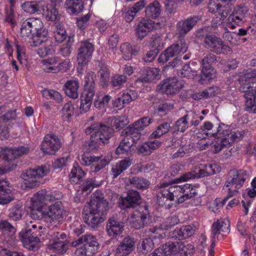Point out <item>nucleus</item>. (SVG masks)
<instances>
[{
	"label": "nucleus",
	"mask_w": 256,
	"mask_h": 256,
	"mask_svg": "<svg viewBox=\"0 0 256 256\" xmlns=\"http://www.w3.org/2000/svg\"><path fill=\"white\" fill-rule=\"evenodd\" d=\"M230 230V224L228 218L219 219L214 222L211 228L212 240L221 239Z\"/></svg>",
	"instance_id": "f3484780"
},
{
	"label": "nucleus",
	"mask_w": 256,
	"mask_h": 256,
	"mask_svg": "<svg viewBox=\"0 0 256 256\" xmlns=\"http://www.w3.org/2000/svg\"><path fill=\"white\" fill-rule=\"evenodd\" d=\"M28 228L29 229L24 233L20 232L19 235L24 246L32 250L38 246L40 241V238L42 236L46 230L40 224H32Z\"/></svg>",
	"instance_id": "0eeeda50"
},
{
	"label": "nucleus",
	"mask_w": 256,
	"mask_h": 256,
	"mask_svg": "<svg viewBox=\"0 0 256 256\" xmlns=\"http://www.w3.org/2000/svg\"><path fill=\"white\" fill-rule=\"evenodd\" d=\"M94 94L95 88L84 87L81 96L80 109L82 112H86L89 110L92 104Z\"/></svg>",
	"instance_id": "393cba45"
},
{
	"label": "nucleus",
	"mask_w": 256,
	"mask_h": 256,
	"mask_svg": "<svg viewBox=\"0 0 256 256\" xmlns=\"http://www.w3.org/2000/svg\"><path fill=\"white\" fill-rule=\"evenodd\" d=\"M220 90L218 86H212L204 90V91L194 94L192 98L195 100L208 98L220 92Z\"/></svg>",
	"instance_id": "a19ab883"
},
{
	"label": "nucleus",
	"mask_w": 256,
	"mask_h": 256,
	"mask_svg": "<svg viewBox=\"0 0 256 256\" xmlns=\"http://www.w3.org/2000/svg\"><path fill=\"white\" fill-rule=\"evenodd\" d=\"M80 160L82 165L90 166V172H99L109 163V160L102 155L95 156L87 154H84Z\"/></svg>",
	"instance_id": "f8f14e48"
},
{
	"label": "nucleus",
	"mask_w": 256,
	"mask_h": 256,
	"mask_svg": "<svg viewBox=\"0 0 256 256\" xmlns=\"http://www.w3.org/2000/svg\"><path fill=\"white\" fill-rule=\"evenodd\" d=\"M140 198L139 193L136 190H130L126 196H121L119 199V206L122 208L134 207L138 204Z\"/></svg>",
	"instance_id": "b1692460"
},
{
	"label": "nucleus",
	"mask_w": 256,
	"mask_h": 256,
	"mask_svg": "<svg viewBox=\"0 0 256 256\" xmlns=\"http://www.w3.org/2000/svg\"><path fill=\"white\" fill-rule=\"evenodd\" d=\"M42 2V0L26 2L21 4V8L24 12L33 14L40 10Z\"/></svg>",
	"instance_id": "58836bf2"
},
{
	"label": "nucleus",
	"mask_w": 256,
	"mask_h": 256,
	"mask_svg": "<svg viewBox=\"0 0 256 256\" xmlns=\"http://www.w3.org/2000/svg\"><path fill=\"white\" fill-rule=\"evenodd\" d=\"M64 7L68 13L76 14L82 10L83 4L81 0H66Z\"/></svg>",
	"instance_id": "72a5a7b5"
},
{
	"label": "nucleus",
	"mask_w": 256,
	"mask_h": 256,
	"mask_svg": "<svg viewBox=\"0 0 256 256\" xmlns=\"http://www.w3.org/2000/svg\"><path fill=\"white\" fill-rule=\"evenodd\" d=\"M256 77V70H248L244 72V74L241 76L240 80V88L247 86L250 85L252 88L254 86H252V84L254 85L255 83L253 82V78Z\"/></svg>",
	"instance_id": "4c0bfd02"
},
{
	"label": "nucleus",
	"mask_w": 256,
	"mask_h": 256,
	"mask_svg": "<svg viewBox=\"0 0 256 256\" xmlns=\"http://www.w3.org/2000/svg\"><path fill=\"white\" fill-rule=\"evenodd\" d=\"M120 96L122 99V103L126 104L136 100L138 97V94L134 90H125L122 92V94Z\"/></svg>",
	"instance_id": "bf43d9fd"
},
{
	"label": "nucleus",
	"mask_w": 256,
	"mask_h": 256,
	"mask_svg": "<svg viewBox=\"0 0 256 256\" xmlns=\"http://www.w3.org/2000/svg\"><path fill=\"white\" fill-rule=\"evenodd\" d=\"M108 208V202L100 192L93 194L92 199L85 206L82 212L84 222L90 226L94 228L106 218Z\"/></svg>",
	"instance_id": "f257e3e1"
},
{
	"label": "nucleus",
	"mask_w": 256,
	"mask_h": 256,
	"mask_svg": "<svg viewBox=\"0 0 256 256\" xmlns=\"http://www.w3.org/2000/svg\"><path fill=\"white\" fill-rule=\"evenodd\" d=\"M205 43L210 50L216 54H227L231 52L230 46L224 44V42L216 36H207L204 40Z\"/></svg>",
	"instance_id": "6ab92c4d"
},
{
	"label": "nucleus",
	"mask_w": 256,
	"mask_h": 256,
	"mask_svg": "<svg viewBox=\"0 0 256 256\" xmlns=\"http://www.w3.org/2000/svg\"><path fill=\"white\" fill-rule=\"evenodd\" d=\"M57 3L47 4L42 8V16L48 21H56L60 18L58 9L56 6Z\"/></svg>",
	"instance_id": "bb28decb"
},
{
	"label": "nucleus",
	"mask_w": 256,
	"mask_h": 256,
	"mask_svg": "<svg viewBox=\"0 0 256 256\" xmlns=\"http://www.w3.org/2000/svg\"><path fill=\"white\" fill-rule=\"evenodd\" d=\"M213 128V124L212 122H206L204 123L203 126L201 128L200 130L203 133L202 134L204 136H202V138H205L206 136H214L217 137L218 138V130L216 132H211L210 130H212ZM198 137L200 138V136H198Z\"/></svg>",
	"instance_id": "603ef678"
},
{
	"label": "nucleus",
	"mask_w": 256,
	"mask_h": 256,
	"mask_svg": "<svg viewBox=\"0 0 256 256\" xmlns=\"http://www.w3.org/2000/svg\"><path fill=\"white\" fill-rule=\"evenodd\" d=\"M136 241L130 236L125 237L114 251V256H128L134 249Z\"/></svg>",
	"instance_id": "412c9836"
},
{
	"label": "nucleus",
	"mask_w": 256,
	"mask_h": 256,
	"mask_svg": "<svg viewBox=\"0 0 256 256\" xmlns=\"http://www.w3.org/2000/svg\"><path fill=\"white\" fill-rule=\"evenodd\" d=\"M132 142L124 138L120 142L118 146L116 149V154H124L128 152L132 145Z\"/></svg>",
	"instance_id": "864d4df0"
},
{
	"label": "nucleus",
	"mask_w": 256,
	"mask_h": 256,
	"mask_svg": "<svg viewBox=\"0 0 256 256\" xmlns=\"http://www.w3.org/2000/svg\"><path fill=\"white\" fill-rule=\"evenodd\" d=\"M170 128L169 124L165 122L160 124L157 128L150 134L151 138H158L167 133Z\"/></svg>",
	"instance_id": "5fc2aeb1"
},
{
	"label": "nucleus",
	"mask_w": 256,
	"mask_h": 256,
	"mask_svg": "<svg viewBox=\"0 0 256 256\" xmlns=\"http://www.w3.org/2000/svg\"><path fill=\"white\" fill-rule=\"evenodd\" d=\"M85 173L81 168L78 165L77 163H74L73 164V168L71 170L70 174V178L72 181H74L73 178H77L79 180L84 175Z\"/></svg>",
	"instance_id": "e2e57ef3"
},
{
	"label": "nucleus",
	"mask_w": 256,
	"mask_h": 256,
	"mask_svg": "<svg viewBox=\"0 0 256 256\" xmlns=\"http://www.w3.org/2000/svg\"><path fill=\"white\" fill-rule=\"evenodd\" d=\"M140 130L132 124L126 128L122 132V135L124 136L126 138L132 142V143L138 140L140 137Z\"/></svg>",
	"instance_id": "2f4dec72"
},
{
	"label": "nucleus",
	"mask_w": 256,
	"mask_h": 256,
	"mask_svg": "<svg viewBox=\"0 0 256 256\" xmlns=\"http://www.w3.org/2000/svg\"><path fill=\"white\" fill-rule=\"evenodd\" d=\"M124 224L116 220L110 218L106 224V231L110 236H116L120 234L124 230Z\"/></svg>",
	"instance_id": "c756f323"
},
{
	"label": "nucleus",
	"mask_w": 256,
	"mask_h": 256,
	"mask_svg": "<svg viewBox=\"0 0 256 256\" xmlns=\"http://www.w3.org/2000/svg\"><path fill=\"white\" fill-rule=\"evenodd\" d=\"M102 182H96L94 180H86L82 188V192H86V194L88 192H90L94 187H98L101 186Z\"/></svg>",
	"instance_id": "69168bd1"
},
{
	"label": "nucleus",
	"mask_w": 256,
	"mask_h": 256,
	"mask_svg": "<svg viewBox=\"0 0 256 256\" xmlns=\"http://www.w3.org/2000/svg\"><path fill=\"white\" fill-rule=\"evenodd\" d=\"M28 26L34 32L31 38L30 44L32 46L37 47L47 41L48 31L44 27L42 20L38 18H31L25 20Z\"/></svg>",
	"instance_id": "6e6552de"
},
{
	"label": "nucleus",
	"mask_w": 256,
	"mask_h": 256,
	"mask_svg": "<svg viewBox=\"0 0 256 256\" xmlns=\"http://www.w3.org/2000/svg\"><path fill=\"white\" fill-rule=\"evenodd\" d=\"M188 50L186 42L180 40L176 44H174L163 52L158 58L160 62L164 63L168 61L170 58L176 55H181L185 53Z\"/></svg>",
	"instance_id": "ddd939ff"
},
{
	"label": "nucleus",
	"mask_w": 256,
	"mask_h": 256,
	"mask_svg": "<svg viewBox=\"0 0 256 256\" xmlns=\"http://www.w3.org/2000/svg\"><path fill=\"white\" fill-rule=\"evenodd\" d=\"M74 113V107L70 102L66 103L62 110V118L64 121H68Z\"/></svg>",
	"instance_id": "6e6d98bb"
},
{
	"label": "nucleus",
	"mask_w": 256,
	"mask_h": 256,
	"mask_svg": "<svg viewBox=\"0 0 256 256\" xmlns=\"http://www.w3.org/2000/svg\"><path fill=\"white\" fill-rule=\"evenodd\" d=\"M54 36L56 42H62L66 38L65 28L59 23H55Z\"/></svg>",
	"instance_id": "09e8293b"
},
{
	"label": "nucleus",
	"mask_w": 256,
	"mask_h": 256,
	"mask_svg": "<svg viewBox=\"0 0 256 256\" xmlns=\"http://www.w3.org/2000/svg\"><path fill=\"white\" fill-rule=\"evenodd\" d=\"M132 164L129 158L124 159L112 166V174L114 178H116L122 172L126 170Z\"/></svg>",
	"instance_id": "473e14b6"
},
{
	"label": "nucleus",
	"mask_w": 256,
	"mask_h": 256,
	"mask_svg": "<svg viewBox=\"0 0 256 256\" xmlns=\"http://www.w3.org/2000/svg\"><path fill=\"white\" fill-rule=\"evenodd\" d=\"M256 196V190L252 188H247L246 194H243L244 200H242V202L245 214H248L249 206L253 201V198Z\"/></svg>",
	"instance_id": "ea45409f"
},
{
	"label": "nucleus",
	"mask_w": 256,
	"mask_h": 256,
	"mask_svg": "<svg viewBox=\"0 0 256 256\" xmlns=\"http://www.w3.org/2000/svg\"><path fill=\"white\" fill-rule=\"evenodd\" d=\"M174 254H176V242L163 244L150 253L148 256H171Z\"/></svg>",
	"instance_id": "cd10ccee"
},
{
	"label": "nucleus",
	"mask_w": 256,
	"mask_h": 256,
	"mask_svg": "<svg viewBox=\"0 0 256 256\" xmlns=\"http://www.w3.org/2000/svg\"><path fill=\"white\" fill-rule=\"evenodd\" d=\"M154 28V23L152 20L143 19L138 24L136 30V36L143 38Z\"/></svg>",
	"instance_id": "c85d7f7f"
},
{
	"label": "nucleus",
	"mask_w": 256,
	"mask_h": 256,
	"mask_svg": "<svg viewBox=\"0 0 256 256\" xmlns=\"http://www.w3.org/2000/svg\"><path fill=\"white\" fill-rule=\"evenodd\" d=\"M157 202L160 206L169 208L172 202L180 203V199L183 194L182 185H175L169 182H162L158 186Z\"/></svg>",
	"instance_id": "f03ea898"
},
{
	"label": "nucleus",
	"mask_w": 256,
	"mask_h": 256,
	"mask_svg": "<svg viewBox=\"0 0 256 256\" xmlns=\"http://www.w3.org/2000/svg\"><path fill=\"white\" fill-rule=\"evenodd\" d=\"M149 218V212L146 206H140L138 210H134L128 220L131 225L136 229L143 228Z\"/></svg>",
	"instance_id": "4468645a"
},
{
	"label": "nucleus",
	"mask_w": 256,
	"mask_h": 256,
	"mask_svg": "<svg viewBox=\"0 0 256 256\" xmlns=\"http://www.w3.org/2000/svg\"><path fill=\"white\" fill-rule=\"evenodd\" d=\"M182 197L180 199V202H183L185 200L190 199L197 194V190L196 187L192 184H186L182 185Z\"/></svg>",
	"instance_id": "a18cd8bd"
},
{
	"label": "nucleus",
	"mask_w": 256,
	"mask_h": 256,
	"mask_svg": "<svg viewBox=\"0 0 256 256\" xmlns=\"http://www.w3.org/2000/svg\"><path fill=\"white\" fill-rule=\"evenodd\" d=\"M163 226L161 225L160 228L152 227L149 229L148 236L152 240H156V242H160V240L165 237Z\"/></svg>",
	"instance_id": "de8ad7c7"
},
{
	"label": "nucleus",
	"mask_w": 256,
	"mask_h": 256,
	"mask_svg": "<svg viewBox=\"0 0 256 256\" xmlns=\"http://www.w3.org/2000/svg\"><path fill=\"white\" fill-rule=\"evenodd\" d=\"M120 50L122 58L126 60H130L132 55L136 54L140 50L138 48L135 46L132 48L128 43L122 44L120 46Z\"/></svg>",
	"instance_id": "37998d69"
},
{
	"label": "nucleus",
	"mask_w": 256,
	"mask_h": 256,
	"mask_svg": "<svg viewBox=\"0 0 256 256\" xmlns=\"http://www.w3.org/2000/svg\"><path fill=\"white\" fill-rule=\"evenodd\" d=\"M189 126L185 116L179 118L175 123L172 128L174 132H184Z\"/></svg>",
	"instance_id": "680f3d73"
},
{
	"label": "nucleus",
	"mask_w": 256,
	"mask_h": 256,
	"mask_svg": "<svg viewBox=\"0 0 256 256\" xmlns=\"http://www.w3.org/2000/svg\"><path fill=\"white\" fill-rule=\"evenodd\" d=\"M61 142L55 134H46L42 142L41 150L45 154H54L60 148Z\"/></svg>",
	"instance_id": "dca6fc26"
},
{
	"label": "nucleus",
	"mask_w": 256,
	"mask_h": 256,
	"mask_svg": "<svg viewBox=\"0 0 256 256\" xmlns=\"http://www.w3.org/2000/svg\"><path fill=\"white\" fill-rule=\"evenodd\" d=\"M60 196L56 191L50 192L46 190H42L38 192L34 197V201L42 204H48L58 199Z\"/></svg>",
	"instance_id": "5701e85b"
},
{
	"label": "nucleus",
	"mask_w": 256,
	"mask_h": 256,
	"mask_svg": "<svg viewBox=\"0 0 256 256\" xmlns=\"http://www.w3.org/2000/svg\"><path fill=\"white\" fill-rule=\"evenodd\" d=\"M127 184L132 185L138 189H144L148 187L150 182L148 180L143 178L134 176L126 179Z\"/></svg>",
	"instance_id": "79ce46f5"
},
{
	"label": "nucleus",
	"mask_w": 256,
	"mask_h": 256,
	"mask_svg": "<svg viewBox=\"0 0 256 256\" xmlns=\"http://www.w3.org/2000/svg\"><path fill=\"white\" fill-rule=\"evenodd\" d=\"M79 84L77 80H70L65 84V93L68 97L75 99L78 98Z\"/></svg>",
	"instance_id": "c9c22d12"
},
{
	"label": "nucleus",
	"mask_w": 256,
	"mask_h": 256,
	"mask_svg": "<svg viewBox=\"0 0 256 256\" xmlns=\"http://www.w3.org/2000/svg\"><path fill=\"white\" fill-rule=\"evenodd\" d=\"M93 44L88 40L82 41L78 50V62L80 64H87L94 52Z\"/></svg>",
	"instance_id": "4be33fe9"
},
{
	"label": "nucleus",
	"mask_w": 256,
	"mask_h": 256,
	"mask_svg": "<svg viewBox=\"0 0 256 256\" xmlns=\"http://www.w3.org/2000/svg\"><path fill=\"white\" fill-rule=\"evenodd\" d=\"M246 173L242 170H233L230 171L226 180L224 186V189L228 194L227 196L223 200L224 204L230 198L236 196L238 192L245 180Z\"/></svg>",
	"instance_id": "39448f33"
},
{
	"label": "nucleus",
	"mask_w": 256,
	"mask_h": 256,
	"mask_svg": "<svg viewBox=\"0 0 256 256\" xmlns=\"http://www.w3.org/2000/svg\"><path fill=\"white\" fill-rule=\"evenodd\" d=\"M182 84L176 78H166L158 86L157 90L168 95L175 94L182 88Z\"/></svg>",
	"instance_id": "a211bd4d"
},
{
	"label": "nucleus",
	"mask_w": 256,
	"mask_h": 256,
	"mask_svg": "<svg viewBox=\"0 0 256 256\" xmlns=\"http://www.w3.org/2000/svg\"><path fill=\"white\" fill-rule=\"evenodd\" d=\"M85 132L86 134L90 135V149L93 150L96 148L98 145L108 142L112 134V130L108 126L96 123L87 128Z\"/></svg>",
	"instance_id": "20e7f679"
},
{
	"label": "nucleus",
	"mask_w": 256,
	"mask_h": 256,
	"mask_svg": "<svg viewBox=\"0 0 256 256\" xmlns=\"http://www.w3.org/2000/svg\"><path fill=\"white\" fill-rule=\"evenodd\" d=\"M0 230H2L4 234L8 236H12L16 232V228L8 222L6 220L0 222Z\"/></svg>",
	"instance_id": "13d9d810"
},
{
	"label": "nucleus",
	"mask_w": 256,
	"mask_h": 256,
	"mask_svg": "<svg viewBox=\"0 0 256 256\" xmlns=\"http://www.w3.org/2000/svg\"><path fill=\"white\" fill-rule=\"evenodd\" d=\"M216 76V70L211 66L210 64H202V73L200 81L203 83V81L206 80H211Z\"/></svg>",
	"instance_id": "49530a36"
},
{
	"label": "nucleus",
	"mask_w": 256,
	"mask_h": 256,
	"mask_svg": "<svg viewBox=\"0 0 256 256\" xmlns=\"http://www.w3.org/2000/svg\"><path fill=\"white\" fill-rule=\"evenodd\" d=\"M145 76L138 78L136 82H151L160 78V70L158 68H148L144 72Z\"/></svg>",
	"instance_id": "e433bc0d"
},
{
	"label": "nucleus",
	"mask_w": 256,
	"mask_h": 256,
	"mask_svg": "<svg viewBox=\"0 0 256 256\" xmlns=\"http://www.w3.org/2000/svg\"><path fill=\"white\" fill-rule=\"evenodd\" d=\"M199 20L198 16H194L185 20L179 22L177 24V32L180 36L185 35L192 28Z\"/></svg>",
	"instance_id": "a878e982"
},
{
	"label": "nucleus",
	"mask_w": 256,
	"mask_h": 256,
	"mask_svg": "<svg viewBox=\"0 0 256 256\" xmlns=\"http://www.w3.org/2000/svg\"><path fill=\"white\" fill-rule=\"evenodd\" d=\"M65 211L64 207L60 202H56L46 208H42L41 212L32 210L30 216L34 220H39L41 216L46 223L56 226L63 221Z\"/></svg>",
	"instance_id": "7ed1b4c3"
},
{
	"label": "nucleus",
	"mask_w": 256,
	"mask_h": 256,
	"mask_svg": "<svg viewBox=\"0 0 256 256\" xmlns=\"http://www.w3.org/2000/svg\"><path fill=\"white\" fill-rule=\"evenodd\" d=\"M72 245L76 247L74 252L76 256H92L98 251L99 247L96 238L91 234L82 236L73 242Z\"/></svg>",
	"instance_id": "423d86ee"
},
{
	"label": "nucleus",
	"mask_w": 256,
	"mask_h": 256,
	"mask_svg": "<svg viewBox=\"0 0 256 256\" xmlns=\"http://www.w3.org/2000/svg\"><path fill=\"white\" fill-rule=\"evenodd\" d=\"M59 61L60 57L54 56L42 60V64L46 72L56 73L58 72V64Z\"/></svg>",
	"instance_id": "7c9ffc66"
},
{
	"label": "nucleus",
	"mask_w": 256,
	"mask_h": 256,
	"mask_svg": "<svg viewBox=\"0 0 256 256\" xmlns=\"http://www.w3.org/2000/svg\"><path fill=\"white\" fill-rule=\"evenodd\" d=\"M178 74L182 77L192 78L196 74V72L192 70L188 64H186L181 70Z\"/></svg>",
	"instance_id": "338daca9"
},
{
	"label": "nucleus",
	"mask_w": 256,
	"mask_h": 256,
	"mask_svg": "<svg viewBox=\"0 0 256 256\" xmlns=\"http://www.w3.org/2000/svg\"><path fill=\"white\" fill-rule=\"evenodd\" d=\"M194 252V246L183 242H176V254L180 256H192Z\"/></svg>",
	"instance_id": "f704fd0d"
},
{
	"label": "nucleus",
	"mask_w": 256,
	"mask_h": 256,
	"mask_svg": "<svg viewBox=\"0 0 256 256\" xmlns=\"http://www.w3.org/2000/svg\"><path fill=\"white\" fill-rule=\"evenodd\" d=\"M218 141L214 145V152H218L222 149L229 145L238 138V134L230 132L228 128L224 124L220 125L218 128Z\"/></svg>",
	"instance_id": "9d476101"
},
{
	"label": "nucleus",
	"mask_w": 256,
	"mask_h": 256,
	"mask_svg": "<svg viewBox=\"0 0 256 256\" xmlns=\"http://www.w3.org/2000/svg\"><path fill=\"white\" fill-rule=\"evenodd\" d=\"M240 90L244 92L245 98V110L250 113L256 114V89L250 85L240 88Z\"/></svg>",
	"instance_id": "aec40b11"
},
{
	"label": "nucleus",
	"mask_w": 256,
	"mask_h": 256,
	"mask_svg": "<svg viewBox=\"0 0 256 256\" xmlns=\"http://www.w3.org/2000/svg\"><path fill=\"white\" fill-rule=\"evenodd\" d=\"M49 248L58 253L62 254L65 253L68 250V244H64L62 242L58 243L50 241Z\"/></svg>",
	"instance_id": "4d7b16f0"
},
{
	"label": "nucleus",
	"mask_w": 256,
	"mask_h": 256,
	"mask_svg": "<svg viewBox=\"0 0 256 256\" xmlns=\"http://www.w3.org/2000/svg\"><path fill=\"white\" fill-rule=\"evenodd\" d=\"M50 171L48 166H42L36 169H30L21 174V177L26 181L28 188H32L38 184L40 178L45 176Z\"/></svg>",
	"instance_id": "9b49d317"
},
{
	"label": "nucleus",
	"mask_w": 256,
	"mask_h": 256,
	"mask_svg": "<svg viewBox=\"0 0 256 256\" xmlns=\"http://www.w3.org/2000/svg\"><path fill=\"white\" fill-rule=\"evenodd\" d=\"M42 94L46 99H53L58 103L62 102L63 100L60 94L53 90L44 89L42 91Z\"/></svg>",
	"instance_id": "8fccbe9b"
},
{
	"label": "nucleus",
	"mask_w": 256,
	"mask_h": 256,
	"mask_svg": "<svg viewBox=\"0 0 256 256\" xmlns=\"http://www.w3.org/2000/svg\"><path fill=\"white\" fill-rule=\"evenodd\" d=\"M248 12V8L244 6L239 5L236 6L233 12L227 18V26L232 29H234L236 26L243 24Z\"/></svg>",
	"instance_id": "2eb2a0df"
},
{
	"label": "nucleus",
	"mask_w": 256,
	"mask_h": 256,
	"mask_svg": "<svg viewBox=\"0 0 256 256\" xmlns=\"http://www.w3.org/2000/svg\"><path fill=\"white\" fill-rule=\"evenodd\" d=\"M112 122H113V126L116 128H122L129 123L128 118L124 116L114 118Z\"/></svg>",
	"instance_id": "774afa93"
},
{
	"label": "nucleus",
	"mask_w": 256,
	"mask_h": 256,
	"mask_svg": "<svg viewBox=\"0 0 256 256\" xmlns=\"http://www.w3.org/2000/svg\"><path fill=\"white\" fill-rule=\"evenodd\" d=\"M161 12V6L158 1L150 4L146 8V14L148 17L152 18H158Z\"/></svg>",
	"instance_id": "c03bdc74"
},
{
	"label": "nucleus",
	"mask_w": 256,
	"mask_h": 256,
	"mask_svg": "<svg viewBox=\"0 0 256 256\" xmlns=\"http://www.w3.org/2000/svg\"><path fill=\"white\" fill-rule=\"evenodd\" d=\"M8 216L10 218L14 220H20L22 216V210L21 206L18 204H16L9 210Z\"/></svg>",
	"instance_id": "052dcab7"
},
{
	"label": "nucleus",
	"mask_w": 256,
	"mask_h": 256,
	"mask_svg": "<svg viewBox=\"0 0 256 256\" xmlns=\"http://www.w3.org/2000/svg\"><path fill=\"white\" fill-rule=\"evenodd\" d=\"M154 246L153 240L149 238L144 239L140 242L138 248L142 253L145 254L150 251L154 248Z\"/></svg>",
	"instance_id": "3c124183"
},
{
	"label": "nucleus",
	"mask_w": 256,
	"mask_h": 256,
	"mask_svg": "<svg viewBox=\"0 0 256 256\" xmlns=\"http://www.w3.org/2000/svg\"><path fill=\"white\" fill-rule=\"evenodd\" d=\"M236 0H210L208 5V11L215 14L218 18V23L222 22L231 11L229 4L235 2Z\"/></svg>",
	"instance_id": "1a4fd4ad"
},
{
	"label": "nucleus",
	"mask_w": 256,
	"mask_h": 256,
	"mask_svg": "<svg viewBox=\"0 0 256 256\" xmlns=\"http://www.w3.org/2000/svg\"><path fill=\"white\" fill-rule=\"evenodd\" d=\"M27 25L28 24L25 20L22 22L21 24L20 35L24 39H26L30 36H31V38L33 36V34H35L34 32H33L30 26Z\"/></svg>",
	"instance_id": "0e129e2a"
}]
</instances>
